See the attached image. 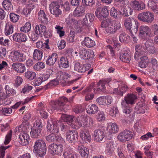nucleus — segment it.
<instances>
[{"label": "nucleus", "instance_id": "49", "mask_svg": "<svg viewBox=\"0 0 158 158\" xmlns=\"http://www.w3.org/2000/svg\"><path fill=\"white\" fill-rule=\"evenodd\" d=\"M36 47L42 50L44 49L45 48L49 49L50 47L47 43H43L42 41H39L36 43Z\"/></svg>", "mask_w": 158, "mask_h": 158}, {"label": "nucleus", "instance_id": "20", "mask_svg": "<svg viewBox=\"0 0 158 158\" xmlns=\"http://www.w3.org/2000/svg\"><path fill=\"white\" fill-rule=\"evenodd\" d=\"M94 14L91 13H88L85 15V18L83 19V23L85 26H87L88 28L90 27V25L94 20Z\"/></svg>", "mask_w": 158, "mask_h": 158}, {"label": "nucleus", "instance_id": "11", "mask_svg": "<svg viewBox=\"0 0 158 158\" xmlns=\"http://www.w3.org/2000/svg\"><path fill=\"white\" fill-rule=\"evenodd\" d=\"M137 97L134 94H128L124 98V100L121 102L122 108H126L129 106V104L132 105L135 103V100Z\"/></svg>", "mask_w": 158, "mask_h": 158}, {"label": "nucleus", "instance_id": "22", "mask_svg": "<svg viewBox=\"0 0 158 158\" xmlns=\"http://www.w3.org/2000/svg\"><path fill=\"white\" fill-rule=\"evenodd\" d=\"M46 139L49 142H53L55 141L60 142L64 141V139L60 136L53 133H52L46 136Z\"/></svg>", "mask_w": 158, "mask_h": 158}, {"label": "nucleus", "instance_id": "1", "mask_svg": "<svg viewBox=\"0 0 158 158\" xmlns=\"http://www.w3.org/2000/svg\"><path fill=\"white\" fill-rule=\"evenodd\" d=\"M139 24V23L137 21L135 20L133 18H130L125 20L124 23V25L127 29L129 30L131 35L133 38L135 43H136L138 40L134 34H136L137 33Z\"/></svg>", "mask_w": 158, "mask_h": 158}, {"label": "nucleus", "instance_id": "38", "mask_svg": "<svg viewBox=\"0 0 158 158\" xmlns=\"http://www.w3.org/2000/svg\"><path fill=\"white\" fill-rule=\"evenodd\" d=\"M14 26L9 23H7L5 26L4 33L6 35L8 36L13 32Z\"/></svg>", "mask_w": 158, "mask_h": 158}, {"label": "nucleus", "instance_id": "42", "mask_svg": "<svg viewBox=\"0 0 158 158\" xmlns=\"http://www.w3.org/2000/svg\"><path fill=\"white\" fill-rule=\"evenodd\" d=\"M11 0H5L2 3L3 7L6 10H13V6L11 3Z\"/></svg>", "mask_w": 158, "mask_h": 158}, {"label": "nucleus", "instance_id": "5", "mask_svg": "<svg viewBox=\"0 0 158 158\" xmlns=\"http://www.w3.org/2000/svg\"><path fill=\"white\" fill-rule=\"evenodd\" d=\"M138 18L140 21L148 23H152L154 19V15L149 11L142 12L138 15Z\"/></svg>", "mask_w": 158, "mask_h": 158}, {"label": "nucleus", "instance_id": "12", "mask_svg": "<svg viewBox=\"0 0 158 158\" xmlns=\"http://www.w3.org/2000/svg\"><path fill=\"white\" fill-rule=\"evenodd\" d=\"M130 6L132 10L136 11H139L144 10L146 8L145 3L141 1L135 0L130 2Z\"/></svg>", "mask_w": 158, "mask_h": 158}, {"label": "nucleus", "instance_id": "15", "mask_svg": "<svg viewBox=\"0 0 158 158\" xmlns=\"http://www.w3.org/2000/svg\"><path fill=\"white\" fill-rule=\"evenodd\" d=\"M95 85V83L93 82L89 87L83 90V92L86 94L85 97V100L86 101H90L92 100L94 98V94L93 93L90 94V92L92 91V89H94V91H95V89L94 88Z\"/></svg>", "mask_w": 158, "mask_h": 158}, {"label": "nucleus", "instance_id": "26", "mask_svg": "<svg viewBox=\"0 0 158 158\" xmlns=\"http://www.w3.org/2000/svg\"><path fill=\"white\" fill-rule=\"evenodd\" d=\"M120 58L122 61L127 63L129 62L131 59V55L130 51L126 50L124 53L120 54Z\"/></svg>", "mask_w": 158, "mask_h": 158}, {"label": "nucleus", "instance_id": "40", "mask_svg": "<svg viewBox=\"0 0 158 158\" xmlns=\"http://www.w3.org/2000/svg\"><path fill=\"white\" fill-rule=\"evenodd\" d=\"M140 57V58L141 61L139 63V66L142 68H146L148 66V57L144 56H141Z\"/></svg>", "mask_w": 158, "mask_h": 158}, {"label": "nucleus", "instance_id": "51", "mask_svg": "<svg viewBox=\"0 0 158 158\" xmlns=\"http://www.w3.org/2000/svg\"><path fill=\"white\" fill-rule=\"evenodd\" d=\"M121 12V15L125 16L127 17L129 15H131L132 11L131 8H123Z\"/></svg>", "mask_w": 158, "mask_h": 158}, {"label": "nucleus", "instance_id": "52", "mask_svg": "<svg viewBox=\"0 0 158 158\" xmlns=\"http://www.w3.org/2000/svg\"><path fill=\"white\" fill-rule=\"evenodd\" d=\"M113 22L111 20L109 19H107L105 20L102 21L101 23V26L102 28L108 27Z\"/></svg>", "mask_w": 158, "mask_h": 158}, {"label": "nucleus", "instance_id": "27", "mask_svg": "<svg viewBox=\"0 0 158 158\" xmlns=\"http://www.w3.org/2000/svg\"><path fill=\"white\" fill-rule=\"evenodd\" d=\"M57 58V54L55 53H53L49 56L46 61V64L50 66L53 65L55 63Z\"/></svg>", "mask_w": 158, "mask_h": 158}, {"label": "nucleus", "instance_id": "60", "mask_svg": "<svg viewBox=\"0 0 158 158\" xmlns=\"http://www.w3.org/2000/svg\"><path fill=\"white\" fill-rule=\"evenodd\" d=\"M23 81L22 78L20 76H16L15 80L14 85L15 87H18L21 85Z\"/></svg>", "mask_w": 158, "mask_h": 158}, {"label": "nucleus", "instance_id": "59", "mask_svg": "<svg viewBox=\"0 0 158 158\" xmlns=\"http://www.w3.org/2000/svg\"><path fill=\"white\" fill-rule=\"evenodd\" d=\"M106 82L105 81L100 80L97 83L98 89L97 91H99L100 90H104L105 89Z\"/></svg>", "mask_w": 158, "mask_h": 158}, {"label": "nucleus", "instance_id": "14", "mask_svg": "<svg viewBox=\"0 0 158 158\" xmlns=\"http://www.w3.org/2000/svg\"><path fill=\"white\" fill-rule=\"evenodd\" d=\"M133 136L132 132L126 130L120 133L118 136V138L120 142H123L131 139Z\"/></svg>", "mask_w": 158, "mask_h": 158}, {"label": "nucleus", "instance_id": "3", "mask_svg": "<svg viewBox=\"0 0 158 158\" xmlns=\"http://www.w3.org/2000/svg\"><path fill=\"white\" fill-rule=\"evenodd\" d=\"M43 127L42 120L38 119L34 123L31 128V135L33 138H36L40 135Z\"/></svg>", "mask_w": 158, "mask_h": 158}, {"label": "nucleus", "instance_id": "35", "mask_svg": "<svg viewBox=\"0 0 158 158\" xmlns=\"http://www.w3.org/2000/svg\"><path fill=\"white\" fill-rule=\"evenodd\" d=\"M63 156L64 158H74L73 148L70 147H68L64 150Z\"/></svg>", "mask_w": 158, "mask_h": 158}, {"label": "nucleus", "instance_id": "39", "mask_svg": "<svg viewBox=\"0 0 158 158\" xmlns=\"http://www.w3.org/2000/svg\"><path fill=\"white\" fill-rule=\"evenodd\" d=\"M47 29L46 27L42 24L36 25L34 29L35 33H38L40 35H42Z\"/></svg>", "mask_w": 158, "mask_h": 158}, {"label": "nucleus", "instance_id": "53", "mask_svg": "<svg viewBox=\"0 0 158 158\" xmlns=\"http://www.w3.org/2000/svg\"><path fill=\"white\" fill-rule=\"evenodd\" d=\"M10 40L5 39L3 37H0V45L5 47H8L10 44Z\"/></svg>", "mask_w": 158, "mask_h": 158}, {"label": "nucleus", "instance_id": "57", "mask_svg": "<svg viewBox=\"0 0 158 158\" xmlns=\"http://www.w3.org/2000/svg\"><path fill=\"white\" fill-rule=\"evenodd\" d=\"M31 27V24L29 22H27L24 26L21 28L20 30L21 31L27 32H28Z\"/></svg>", "mask_w": 158, "mask_h": 158}, {"label": "nucleus", "instance_id": "54", "mask_svg": "<svg viewBox=\"0 0 158 158\" xmlns=\"http://www.w3.org/2000/svg\"><path fill=\"white\" fill-rule=\"evenodd\" d=\"M118 155L120 158H124L125 157V150L121 146L118 147L117 149Z\"/></svg>", "mask_w": 158, "mask_h": 158}, {"label": "nucleus", "instance_id": "44", "mask_svg": "<svg viewBox=\"0 0 158 158\" xmlns=\"http://www.w3.org/2000/svg\"><path fill=\"white\" fill-rule=\"evenodd\" d=\"M148 6L153 11L158 14V5L152 1L149 2Z\"/></svg>", "mask_w": 158, "mask_h": 158}, {"label": "nucleus", "instance_id": "21", "mask_svg": "<svg viewBox=\"0 0 158 158\" xmlns=\"http://www.w3.org/2000/svg\"><path fill=\"white\" fill-rule=\"evenodd\" d=\"M90 65L87 64L85 65L80 64L78 62L75 63L74 65V70L79 73L85 72L90 68Z\"/></svg>", "mask_w": 158, "mask_h": 158}, {"label": "nucleus", "instance_id": "13", "mask_svg": "<svg viewBox=\"0 0 158 158\" xmlns=\"http://www.w3.org/2000/svg\"><path fill=\"white\" fill-rule=\"evenodd\" d=\"M49 151L52 154H60L63 150V146L61 144L52 143L48 147Z\"/></svg>", "mask_w": 158, "mask_h": 158}, {"label": "nucleus", "instance_id": "61", "mask_svg": "<svg viewBox=\"0 0 158 158\" xmlns=\"http://www.w3.org/2000/svg\"><path fill=\"white\" fill-rule=\"evenodd\" d=\"M106 118L105 115L103 111H99L97 115V119L99 121L105 120Z\"/></svg>", "mask_w": 158, "mask_h": 158}, {"label": "nucleus", "instance_id": "16", "mask_svg": "<svg viewBox=\"0 0 158 158\" xmlns=\"http://www.w3.org/2000/svg\"><path fill=\"white\" fill-rule=\"evenodd\" d=\"M66 140L70 143H74L78 138L77 131L72 130L67 131L66 133Z\"/></svg>", "mask_w": 158, "mask_h": 158}, {"label": "nucleus", "instance_id": "55", "mask_svg": "<svg viewBox=\"0 0 158 158\" xmlns=\"http://www.w3.org/2000/svg\"><path fill=\"white\" fill-rule=\"evenodd\" d=\"M59 83L57 79L52 80L45 85L44 87V88L45 89H47L53 86L57 85Z\"/></svg>", "mask_w": 158, "mask_h": 158}, {"label": "nucleus", "instance_id": "64", "mask_svg": "<svg viewBox=\"0 0 158 158\" xmlns=\"http://www.w3.org/2000/svg\"><path fill=\"white\" fill-rule=\"evenodd\" d=\"M118 112L117 107L113 106L111 108L109 111V114L112 117H115Z\"/></svg>", "mask_w": 158, "mask_h": 158}, {"label": "nucleus", "instance_id": "8", "mask_svg": "<svg viewBox=\"0 0 158 158\" xmlns=\"http://www.w3.org/2000/svg\"><path fill=\"white\" fill-rule=\"evenodd\" d=\"M108 8V6H105L101 9L100 8H97L95 12L96 17L100 20L106 17L109 15Z\"/></svg>", "mask_w": 158, "mask_h": 158}, {"label": "nucleus", "instance_id": "32", "mask_svg": "<svg viewBox=\"0 0 158 158\" xmlns=\"http://www.w3.org/2000/svg\"><path fill=\"white\" fill-rule=\"evenodd\" d=\"M85 10V8L84 6L77 7L73 12L74 16L76 17L82 16Z\"/></svg>", "mask_w": 158, "mask_h": 158}, {"label": "nucleus", "instance_id": "43", "mask_svg": "<svg viewBox=\"0 0 158 158\" xmlns=\"http://www.w3.org/2000/svg\"><path fill=\"white\" fill-rule=\"evenodd\" d=\"M145 46L146 49L150 53L154 54L156 52V49L153 46V44L149 41L147 42L145 44Z\"/></svg>", "mask_w": 158, "mask_h": 158}, {"label": "nucleus", "instance_id": "58", "mask_svg": "<svg viewBox=\"0 0 158 158\" xmlns=\"http://www.w3.org/2000/svg\"><path fill=\"white\" fill-rule=\"evenodd\" d=\"M28 128V123L27 122H24L18 127V130L19 132H21L26 130Z\"/></svg>", "mask_w": 158, "mask_h": 158}, {"label": "nucleus", "instance_id": "2", "mask_svg": "<svg viewBox=\"0 0 158 158\" xmlns=\"http://www.w3.org/2000/svg\"><path fill=\"white\" fill-rule=\"evenodd\" d=\"M46 145L44 141L37 139L35 142L33 152L40 157L44 156L46 152Z\"/></svg>", "mask_w": 158, "mask_h": 158}, {"label": "nucleus", "instance_id": "62", "mask_svg": "<svg viewBox=\"0 0 158 158\" xmlns=\"http://www.w3.org/2000/svg\"><path fill=\"white\" fill-rule=\"evenodd\" d=\"M113 25L115 33L122 29L121 24L118 21H113Z\"/></svg>", "mask_w": 158, "mask_h": 158}, {"label": "nucleus", "instance_id": "48", "mask_svg": "<svg viewBox=\"0 0 158 158\" xmlns=\"http://www.w3.org/2000/svg\"><path fill=\"white\" fill-rule=\"evenodd\" d=\"M119 40L122 43L127 42L129 40L130 37L124 32H122L119 35Z\"/></svg>", "mask_w": 158, "mask_h": 158}, {"label": "nucleus", "instance_id": "45", "mask_svg": "<svg viewBox=\"0 0 158 158\" xmlns=\"http://www.w3.org/2000/svg\"><path fill=\"white\" fill-rule=\"evenodd\" d=\"M5 89L8 98L10 96H14L16 94V91L14 89L10 88L8 85H6Z\"/></svg>", "mask_w": 158, "mask_h": 158}, {"label": "nucleus", "instance_id": "10", "mask_svg": "<svg viewBox=\"0 0 158 158\" xmlns=\"http://www.w3.org/2000/svg\"><path fill=\"white\" fill-rule=\"evenodd\" d=\"M68 101V99L64 97H61L57 101L54 102L53 106H52V109L51 110H48V111L50 113H52L53 110L56 109L60 110L61 111H63L64 109L63 107L64 106V103Z\"/></svg>", "mask_w": 158, "mask_h": 158}, {"label": "nucleus", "instance_id": "56", "mask_svg": "<svg viewBox=\"0 0 158 158\" xmlns=\"http://www.w3.org/2000/svg\"><path fill=\"white\" fill-rule=\"evenodd\" d=\"M45 64L42 62H38L34 66V70L37 71H39L44 68Z\"/></svg>", "mask_w": 158, "mask_h": 158}, {"label": "nucleus", "instance_id": "46", "mask_svg": "<svg viewBox=\"0 0 158 158\" xmlns=\"http://www.w3.org/2000/svg\"><path fill=\"white\" fill-rule=\"evenodd\" d=\"M61 118L62 119L64 122H66L69 125H71V123L73 121V116L63 114Z\"/></svg>", "mask_w": 158, "mask_h": 158}, {"label": "nucleus", "instance_id": "19", "mask_svg": "<svg viewBox=\"0 0 158 158\" xmlns=\"http://www.w3.org/2000/svg\"><path fill=\"white\" fill-rule=\"evenodd\" d=\"M135 52L134 55V58L135 60H138L141 56H143L145 54L144 47L140 45H138L135 46Z\"/></svg>", "mask_w": 158, "mask_h": 158}, {"label": "nucleus", "instance_id": "63", "mask_svg": "<svg viewBox=\"0 0 158 158\" xmlns=\"http://www.w3.org/2000/svg\"><path fill=\"white\" fill-rule=\"evenodd\" d=\"M10 21L13 23L17 22L19 18V15L13 13H11L10 14Z\"/></svg>", "mask_w": 158, "mask_h": 158}, {"label": "nucleus", "instance_id": "41", "mask_svg": "<svg viewBox=\"0 0 158 158\" xmlns=\"http://www.w3.org/2000/svg\"><path fill=\"white\" fill-rule=\"evenodd\" d=\"M87 112L89 114H94L98 111V107L95 104L89 105L87 109Z\"/></svg>", "mask_w": 158, "mask_h": 158}, {"label": "nucleus", "instance_id": "17", "mask_svg": "<svg viewBox=\"0 0 158 158\" xmlns=\"http://www.w3.org/2000/svg\"><path fill=\"white\" fill-rule=\"evenodd\" d=\"M19 143L23 146L28 144L30 138L28 134L25 132H23L19 135Z\"/></svg>", "mask_w": 158, "mask_h": 158}, {"label": "nucleus", "instance_id": "29", "mask_svg": "<svg viewBox=\"0 0 158 158\" xmlns=\"http://www.w3.org/2000/svg\"><path fill=\"white\" fill-rule=\"evenodd\" d=\"M106 130L110 134H114L118 132V127L116 123H114L108 125Z\"/></svg>", "mask_w": 158, "mask_h": 158}, {"label": "nucleus", "instance_id": "23", "mask_svg": "<svg viewBox=\"0 0 158 158\" xmlns=\"http://www.w3.org/2000/svg\"><path fill=\"white\" fill-rule=\"evenodd\" d=\"M114 143L113 142L110 141L106 144L105 153L107 155L111 156L114 153Z\"/></svg>", "mask_w": 158, "mask_h": 158}, {"label": "nucleus", "instance_id": "6", "mask_svg": "<svg viewBox=\"0 0 158 158\" xmlns=\"http://www.w3.org/2000/svg\"><path fill=\"white\" fill-rule=\"evenodd\" d=\"M10 57L13 62H23L26 59V56L24 53L17 51H13L10 52Z\"/></svg>", "mask_w": 158, "mask_h": 158}, {"label": "nucleus", "instance_id": "47", "mask_svg": "<svg viewBox=\"0 0 158 158\" xmlns=\"http://www.w3.org/2000/svg\"><path fill=\"white\" fill-rule=\"evenodd\" d=\"M80 23V21L79 22L74 19L73 20V27H74L77 30L78 32L80 33L83 31V27H84V26H83V27H81L79 25V23Z\"/></svg>", "mask_w": 158, "mask_h": 158}, {"label": "nucleus", "instance_id": "50", "mask_svg": "<svg viewBox=\"0 0 158 158\" xmlns=\"http://www.w3.org/2000/svg\"><path fill=\"white\" fill-rule=\"evenodd\" d=\"M25 74L26 78L30 81L34 79L36 76L35 73L31 71H27L25 73Z\"/></svg>", "mask_w": 158, "mask_h": 158}, {"label": "nucleus", "instance_id": "18", "mask_svg": "<svg viewBox=\"0 0 158 158\" xmlns=\"http://www.w3.org/2000/svg\"><path fill=\"white\" fill-rule=\"evenodd\" d=\"M86 118L83 116H81L78 117L75 121L73 120L71 123L72 127L74 129H78L82 126V123L86 121Z\"/></svg>", "mask_w": 158, "mask_h": 158}, {"label": "nucleus", "instance_id": "34", "mask_svg": "<svg viewBox=\"0 0 158 158\" xmlns=\"http://www.w3.org/2000/svg\"><path fill=\"white\" fill-rule=\"evenodd\" d=\"M82 44L88 48H91L95 45V42L89 37H86L82 42Z\"/></svg>", "mask_w": 158, "mask_h": 158}, {"label": "nucleus", "instance_id": "9", "mask_svg": "<svg viewBox=\"0 0 158 158\" xmlns=\"http://www.w3.org/2000/svg\"><path fill=\"white\" fill-rule=\"evenodd\" d=\"M49 8L50 13L55 17H58L61 14L60 6L56 2H52L49 5Z\"/></svg>", "mask_w": 158, "mask_h": 158}, {"label": "nucleus", "instance_id": "31", "mask_svg": "<svg viewBox=\"0 0 158 158\" xmlns=\"http://www.w3.org/2000/svg\"><path fill=\"white\" fill-rule=\"evenodd\" d=\"M79 153L84 158H87L89 154V150L88 148L83 146H79L77 148Z\"/></svg>", "mask_w": 158, "mask_h": 158}, {"label": "nucleus", "instance_id": "28", "mask_svg": "<svg viewBox=\"0 0 158 158\" xmlns=\"http://www.w3.org/2000/svg\"><path fill=\"white\" fill-rule=\"evenodd\" d=\"M58 64L60 68H67L69 66V63L68 59L65 57H61L58 62Z\"/></svg>", "mask_w": 158, "mask_h": 158}, {"label": "nucleus", "instance_id": "25", "mask_svg": "<svg viewBox=\"0 0 158 158\" xmlns=\"http://www.w3.org/2000/svg\"><path fill=\"white\" fill-rule=\"evenodd\" d=\"M94 139L96 141L100 142L102 140L104 136L103 131L99 129L95 130L94 132Z\"/></svg>", "mask_w": 158, "mask_h": 158}, {"label": "nucleus", "instance_id": "36", "mask_svg": "<svg viewBox=\"0 0 158 158\" xmlns=\"http://www.w3.org/2000/svg\"><path fill=\"white\" fill-rule=\"evenodd\" d=\"M110 15L115 19H118L121 17V11L117 10L114 7H113L110 9Z\"/></svg>", "mask_w": 158, "mask_h": 158}, {"label": "nucleus", "instance_id": "37", "mask_svg": "<svg viewBox=\"0 0 158 158\" xmlns=\"http://www.w3.org/2000/svg\"><path fill=\"white\" fill-rule=\"evenodd\" d=\"M43 54V52L42 51L39 49H35L33 54V59L37 61L40 60L42 59Z\"/></svg>", "mask_w": 158, "mask_h": 158}, {"label": "nucleus", "instance_id": "24", "mask_svg": "<svg viewBox=\"0 0 158 158\" xmlns=\"http://www.w3.org/2000/svg\"><path fill=\"white\" fill-rule=\"evenodd\" d=\"M12 67L17 73H22L24 72L26 70L24 65L20 63H14L12 64Z\"/></svg>", "mask_w": 158, "mask_h": 158}, {"label": "nucleus", "instance_id": "4", "mask_svg": "<svg viewBox=\"0 0 158 158\" xmlns=\"http://www.w3.org/2000/svg\"><path fill=\"white\" fill-rule=\"evenodd\" d=\"M152 35L151 29L149 27L145 25H141L140 27L139 36L141 39L146 40Z\"/></svg>", "mask_w": 158, "mask_h": 158}, {"label": "nucleus", "instance_id": "33", "mask_svg": "<svg viewBox=\"0 0 158 158\" xmlns=\"http://www.w3.org/2000/svg\"><path fill=\"white\" fill-rule=\"evenodd\" d=\"M80 137L83 140L87 142H90L91 140V135L89 132H85L81 130L80 134Z\"/></svg>", "mask_w": 158, "mask_h": 158}, {"label": "nucleus", "instance_id": "30", "mask_svg": "<svg viewBox=\"0 0 158 158\" xmlns=\"http://www.w3.org/2000/svg\"><path fill=\"white\" fill-rule=\"evenodd\" d=\"M46 16L44 10H41L39 12L38 19L42 23L45 24H47L48 22V19Z\"/></svg>", "mask_w": 158, "mask_h": 158}, {"label": "nucleus", "instance_id": "7", "mask_svg": "<svg viewBox=\"0 0 158 158\" xmlns=\"http://www.w3.org/2000/svg\"><path fill=\"white\" fill-rule=\"evenodd\" d=\"M47 128L50 132L54 134L58 133L59 128L58 126L57 121L55 120L48 119L47 121Z\"/></svg>", "mask_w": 158, "mask_h": 158}]
</instances>
